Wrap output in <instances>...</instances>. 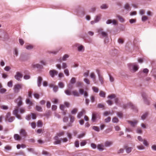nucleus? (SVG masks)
I'll use <instances>...</instances> for the list:
<instances>
[{
    "instance_id": "864d4df0",
    "label": "nucleus",
    "mask_w": 156,
    "mask_h": 156,
    "mask_svg": "<svg viewBox=\"0 0 156 156\" xmlns=\"http://www.w3.org/2000/svg\"><path fill=\"white\" fill-rule=\"evenodd\" d=\"M26 48L27 50H31L33 48V46L31 45H27Z\"/></svg>"
},
{
    "instance_id": "49530a36",
    "label": "nucleus",
    "mask_w": 156,
    "mask_h": 156,
    "mask_svg": "<svg viewBox=\"0 0 156 156\" xmlns=\"http://www.w3.org/2000/svg\"><path fill=\"white\" fill-rule=\"evenodd\" d=\"M15 118L14 117L11 116L10 118L8 119V121L9 122H11L13 121Z\"/></svg>"
},
{
    "instance_id": "680f3d73",
    "label": "nucleus",
    "mask_w": 156,
    "mask_h": 156,
    "mask_svg": "<svg viewBox=\"0 0 156 156\" xmlns=\"http://www.w3.org/2000/svg\"><path fill=\"white\" fill-rule=\"evenodd\" d=\"M73 84L69 83L67 86L69 90H71L73 88Z\"/></svg>"
},
{
    "instance_id": "f8f14e48",
    "label": "nucleus",
    "mask_w": 156,
    "mask_h": 156,
    "mask_svg": "<svg viewBox=\"0 0 156 156\" xmlns=\"http://www.w3.org/2000/svg\"><path fill=\"white\" fill-rule=\"evenodd\" d=\"M111 23H112L114 25H117V22L115 20H108L106 22V23L107 24H110Z\"/></svg>"
},
{
    "instance_id": "052dcab7",
    "label": "nucleus",
    "mask_w": 156,
    "mask_h": 156,
    "mask_svg": "<svg viewBox=\"0 0 156 156\" xmlns=\"http://www.w3.org/2000/svg\"><path fill=\"white\" fill-rule=\"evenodd\" d=\"M136 22L135 19H131L129 20V22L131 24H133L135 23Z\"/></svg>"
},
{
    "instance_id": "e2e57ef3",
    "label": "nucleus",
    "mask_w": 156,
    "mask_h": 156,
    "mask_svg": "<svg viewBox=\"0 0 156 156\" xmlns=\"http://www.w3.org/2000/svg\"><path fill=\"white\" fill-rule=\"evenodd\" d=\"M6 91V90L5 88H2L0 89V93L4 94Z\"/></svg>"
},
{
    "instance_id": "4468645a",
    "label": "nucleus",
    "mask_w": 156,
    "mask_h": 156,
    "mask_svg": "<svg viewBox=\"0 0 156 156\" xmlns=\"http://www.w3.org/2000/svg\"><path fill=\"white\" fill-rule=\"evenodd\" d=\"M148 115V113L147 112L144 113L141 116V119L144 121L145 120Z\"/></svg>"
},
{
    "instance_id": "603ef678",
    "label": "nucleus",
    "mask_w": 156,
    "mask_h": 156,
    "mask_svg": "<svg viewBox=\"0 0 156 156\" xmlns=\"http://www.w3.org/2000/svg\"><path fill=\"white\" fill-rule=\"evenodd\" d=\"M11 149V147L8 145H7L5 147V150L7 151L10 150Z\"/></svg>"
},
{
    "instance_id": "c9c22d12",
    "label": "nucleus",
    "mask_w": 156,
    "mask_h": 156,
    "mask_svg": "<svg viewBox=\"0 0 156 156\" xmlns=\"http://www.w3.org/2000/svg\"><path fill=\"white\" fill-rule=\"evenodd\" d=\"M37 126L39 127H41L42 126V123L41 120H38L37 122Z\"/></svg>"
},
{
    "instance_id": "3c124183",
    "label": "nucleus",
    "mask_w": 156,
    "mask_h": 156,
    "mask_svg": "<svg viewBox=\"0 0 156 156\" xmlns=\"http://www.w3.org/2000/svg\"><path fill=\"white\" fill-rule=\"evenodd\" d=\"M69 57V56L67 54L65 55L62 58V60L63 61H65L66 59Z\"/></svg>"
},
{
    "instance_id": "a19ab883",
    "label": "nucleus",
    "mask_w": 156,
    "mask_h": 156,
    "mask_svg": "<svg viewBox=\"0 0 156 156\" xmlns=\"http://www.w3.org/2000/svg\"><path fill=\"white\" fill-rule=\"evenodd\" d=\"M143 141V144L146 147H148L149 145V144L147 141L145 139Z\"/></svg>"
},
{
    "instance_id": "39448f33",
    "label": "nucleus",
    "mask_w": 156,
    "mask_h": 156,
    "mask_svg": "<svg viewBox=\"0 0 156 156\" xmlns=\"http://www.w3.org/2000/svg\"><path fill=\"white\" fill-rule=\"evenodd\" d=\"M23 85L21 83H18L14 85L13 88V90L14 93L17 94L20 91V89H21Z\"/></svg>"
},
{
    "instance_id": "338daca9",
    "label": "nucleus",
    "mask_w": 156,
    "mask_h": 156,
    "mask_svg": "<svg viewBox=\"0 0 156 156\" xmlns=\"http://www.w3.org/2000/svg\"><path fill=\"white\" fill-rule=\"evenodd\" d=\"M84 81L87 84L89 85L90 84V81L87 78H85L84 79Z\"/></svg>"
},
{
    "instance_id": "9d476101",
    "label": "nucleus",
    "mask_w": 156,
    "mask_h": 156,
    "mask_svg": "<svg viewBox=\"0 0 156 156\" xmlns=\"http://www.w3.org/2000/svg\"><path fill=\"white\" fill-rule=\"evenodd\" d=\"M76 46L77 47V50L79 51L83 52L84 50V47L79 44H75Z\"/></svg>"
},
{
    "instance_id": "c756f323",
    "label": "nucleus",
    "mask_w": 156,
    "mask_h": 156,
    "mask_svg": "<svg viewBox=\"0 0 156 156\" xmlns=\"http://www.w3.org/2000/svg\"><path fill=\"white\" fill-rule=\"evenodd\" d=\"M14 138L16 140H18L20 138L19 135L18 134H15L14 136Z\"/></svg>"
},
{
    "instance_id": "37998d69",
    "label": "nucleus",
    "mask_w": 156,
    "mask_h": 156,
    "mask_svg": "<svg viewBox=\"0 0 156 156\" xmlns=\"http://www.w3.org/2000/svg\"><path fill=\"white\" fill-rule=\"evenodd\" d=\"M36 110L38 112H42V111L41 108L38 106H36Z\"/></svg>"
},
{
    "instance_id": "f704fd0d",
    "label": "nucleus",
    "mask_w": 156,
    "mask_h": 156,
    "mask_svg": "<svg viewBox=\"0 0 156 156\" xmlns=\"http://www.w3.org/2000/svg\"><path fill=\"white\" fill-rule=\"evenodd\" d=\"M65 93L66 95L68 96H70L71 94L70 91L69 89L65 90Z\"/></svg>"
},
{
    "instance_id": "2eb2a0df",
    "label": "nucleus",
    "mask_w": 156,
    "mask_h": 156,
    "mask_svg": "<svg viewBox=\"0 0 156 156\" xmlns=\"http://www.w3.org/2000/svg\"><path fill=\"white\" fill-rule=\"evenodd\" d=\"M31 66L34 68H37L39 69H42L43 66L42 65L38 64H33L31 65Z\"/></svg>"
},
{
    "instance_id": "412c9836",
    "label": "nucleus",
    "mask_w": 156,
    "mask_h": 156,
    "mask_svg": "<svg viewBox=\"0 0 156 156\" xmlns=\"http://www.w3.org/2000/svg\"><path fill=\"white\" fill-rule=\"evenodd\" d=\"M85 112V111L84 110H83L79 112L77 115V117L80 119L84 113Z\"/></svg>"
},
{
    "instance_id": "4d7b16f0",
    "label": "nucleus",
    "mask_w": 156,
    "mask_h": 156,
    "mask_svg": "<svg viewBox=\"0 0 156 156\" xmlns=\"http://www.w3.org/2000/svg\"><path fill=\"white\" fill-rule=\"evenodd\" d=\"M18 51L16 48H15L14 50V54L16 55V56H17L18 55Z\"/></svg>"
},
{
    "instance_id": "cd10ccee",
    "label": "nucleus",
    "mask_w": 156,
    "mask_h": 156,
    "mask_svg": "<svg viewBox=\"0 0 156 156\" xmlns=\"http://www.w3.org/2000/svg\"><path fill=\"white\" fill-rule=\"evenodd\" d=\"M112 121L113 123H117L119 122V120L117 118L115 117L112 118Z\"/></svg>"
},
{
    "instance_id": "6e6d98bb",
    "label": "nucleus",
    "mask_w": 156,
    "mask_h": 156,
    "mask_svg": "<svg viewBox=\"0 0 156 156\" xmlns=\"http://www.w3.org/2000/svg\"><path fill=\"white\" fill-rule=\"evenodd\" d=\"M2 77L4 79H6L8 77V75L5 73H4L2 74Z\"/></svg>"
},
{
    "instance_id": "473e14b6",
    "label": "nucleus",
    "mask_w": 156,
    "mask_h": 156,
    "mask_svg": "<svg viewBox=\"0 0 156 156\" xmlns=\"http://www.w3.org/2000/svg\"><path fill=\"white\" fill-rule=\"evenodd\" d=\"M76 79L75 77H73L70 80V83L73 84L76 83Z\"/></svg>"
},
{
    "instance_id": "774afa93",
    "label": "nucleus",
    "mask_w": 156,
    "mask_h": 156,
    "mask_svg": "<svg viewBox=\"0 0 156 156\" xmlns=\"http://www.w3.org/2000/svg\"><path fill=\"white\" fill-rule=\"evenodd\" d=\"M124 151V149L123 148H121L118 151V154L123 153Z\"/></svg>"
},
{
    "instance_id": "6ab92c4d",
    "label": "nucleus",
    "mask_w": 156,
    "mask_h": 156,
    "mask_svg": "<svg viewBox=\"0 0 156 156\" xmlns=\"http://www.w3.org/2000/svg\"><path fill=\"white\" fill-rule=\"evenodd\" d=\"M124 9L127 11H129L131 10V8L129 5L128 4L126 3L124 6Z\"/></svg>"
},
{
    "instance_id": "a878e982",
    "label": "nucleus",
    "mask_w": 156,
    "mask_h": 156,
    "mask_svg": "<svg viewBox=\"0 0 156 156\" xmlns=\"http://www.w3.org/2000/svg\"><path fill=\"white\" fill-rule=\"evenodd\" d=\"M99 95L101 97L105 98V97L106 93L104 92L101 91L100 92Z\"/></svg>"
},
{
    "instance_id": "13d9d810",
    "label": "nucleus",
    "mask_w": 156,
    "mask_h": 156,
    "mask_svg": "<svg viewBox=\"0 0 156 156\" xmlns=\"http://www.w3.org/2000/svg\"><path fill=\"white\" fill-rule=\"evenodd\" d=\"M136 132L138 133H142V130L140 128H138L136 130Z\"/></svg>"
},
{
    "instance_id": "bf43d9fd",
    "label": "nucleus",
    "mask_w": 156,
    "mask_h": 156,
    "mask_svg": "<svg viewBox=\"0 0 156 156\" xmlns=\"http://www.w3.org/2000/svg\"><path fill=\"white\" fill-rule=\"evenodd\" d=\"M115 103L116 105H118L119 106V105H121L119 104V100L118 98H116L115 100Z\"/></svg>"
},
{
    "instance_id": "f3484780",
    "label": "nucleus",
    "mask_w": 156,
    "mask_h": 156,
    "mask_svg": "<svg viewBox=\"0 0 156 156\" xmlns=\"http://www.w3.org/2000/svg\"><path fill=\"white\" fill-rule=\"evenodd\" d=\"M113 144V142L112 141H107L104 143V146L106 147H109Z\"/></svg>"
},
{
    "instance_id": "b1692460",
    "label": "nucleus",
    "mask_w": 156,
    "mask_h": 156,
    "mask_svg": "<svg viewBox=\"0 0 156 156\" xmlns=\"http://www.w3.org/2000/svg\"><path fill=\"white\" fill-rule=\"evenodd\" d=\"M50 87H52L53 89V91L55 92H56L58 90V87L57 86H54L53 84H51L50 85Z\"/></svg>"
},
{
    "instance_id": "aec40b11",
    "label": "nucleus",
    "mask_w": 156,
    "mask_h": 156,
    "mask_svg": "<svg viewBox=\"0 0 156 156\" xmlns=\"http://www.w3.org/2000/svg\"><path fill=\"white\" fill-rule=\"evenodd\" d=\"M42 80V77L41 76L38 77L37 81V86L38 87H40L41 86V83Z\"/></svg>"
},
{
    "instance_id": "1a4fd4ad",
    "label": "nucleus",
    "mask_w": 156,
    "mask_h": 156,
    "mask_svg": "<svg viewBox=\"0 0 156 156\" xmlns=\"http://www.w3.org/2000/svg\"><path fill=\"white\" fill-rule=\"evenodd\" d=\"M22 75L20 72H17L14 76L15 78L18 81H21V79L22 77Z\"/></svg>"
},
{
    "instance_id": "f03ea898",
    "label": "nucleus",
    "mask_w": 156,
    "mask_h": 156,
    "mask_svg": "<svg viewBox=\"0 0 156 156\" xmlns=\"http://www.w3.org/2000/svg\"><path fill=\"white\" fill-rule=\"evenodd\" d=\"M97 32L98 35L100 36L101 38H105L104 42L105 44L107 43L108 42L109 39L108 37V34L107 32L105 31L103 29L100 28L97 29Z\"/></svg>"
},
{
    "instance_id": "7ed1b4c3",
    "label": "nucleus",
    "mask_w": 156,
    "mask_h": 156,
    "mask_svg": "<svg viewBox=\"0 0 156 156\" xmlns=\"http://www.w3.org/2000/svg\"><path fill=\"white\" fill-rule=\"evenodd\" d=\"M119 106L122 108L124 109H126L128 108H131L134 111L136 112L137 111L136 107L131 102L126 104H124L122 106L121 105H119Z\"/></svg>"
},
{
    "instance_id": "79ce46f5",
    "label": "nucleus",
    "mask_w": 156,
    "mask_h": 156,
    "mask_svg": "<svg viewBox=\"0 0 156 156\" xmlns=\"http://www.w3.org/2000/svg\"><path fill=\"white\" fill-rule=\"evenodd\" d=\"M64 73L67 76H69V70L68 69H66L64 70Z\"/></svg>"
},
{
    "instance_id": "09e8293b",
    "label": "nucleus",
    "mask_w": 156,
    "mask_h": 156,
    "mask_svg": "<svg viewBox=\"0 0 156 156\" xmlns=\"http://www.w3.org/2000/svg\"><path fill=\"white\" fill-rule=\"evenodd\" d=\"M11 69V68L10 67L6 66L4 68V70L7 72L9 71Z\"/></svg>"
},
{
    "instance_id": "20e7f679",
    "label": "nucleus",
    "mask_w": 156,
    "mask_h": 156,
    "mask_svg": "<svg viewBox=\"0 0 156 156\" xmlns=\"http://www.w3.org/2000/svg\"><path fill=\"white\" fill-rule=\"evenodd\" d=\"M129 69L130 70H133L134 72L137 71L139 69V66L135 63H129L128 65Z\"/></svg>"
},
{
    "instance_id": "a211bd4d",
    "label": "nucleus",
    "mask_w": 156,
    "mask_h": 156,
    "mask_svg": "<svg viewBox=\"0 0 156 156\" xmlns=\"http://www.w3.org/2000/svg\"><path fill=\"white\" fill-rule=\"evenodd\" d=\"M116 115L120 119H122L123 116V113L122 112H116Z\"/></svg>"
},
{
    "instance_id": "de8ad7c7",
    "label": "nucleus",
    "mask_w": 156,
    "mask_h": 156,
    "mask_svg": "<svg viewBox=\"0 0 156 156\" xmlns=\"http://www.w3.org/2000/svg\"><path fill=\"white\" fill-rule=\"evenodd\" d=\"M115 94H112L110 95H109L108 96V98L110 99H112L115 98Z\"/></svg>"
},
{
    "instance_id": "5fc2aeb1",
    "label": "nucleus",
    "mask_w": 156,
    "mask_h": 156,
    "mask_svg": "<svg viewBox=\"0 0 156 156\" xmlns=\"http://www.w3.org/2000/svg\"><path fill=\"white\" fill-rule=\"evenodd\" d=\"M67 67V66L66 63L63 62L62 64V69H65Z\"/></svg>"
},
{
    "instance_id": "393cba45",
    "label": "nucleus",
    "mask_w": 156,
    "mask_h": 156,
    "mask_svg": "<svg viewBox=\"0 0 156 156\" xmlns=\"http://www.w3.org/2000/svg\"><path fill=\"white\" fill-rule=\"evenodd\" d=\"M98 77L99 81L101 83V84H102L104 83V78L103 76L101 75H99Z\"/></svg>"
},
{
    "instance_id": "4be33fe9",
    "label": "nucleus",
    "mask_w": 156,
    "mask_h": 156,
    "mask_svg": "<svg viewBox=\"0 0 156 156\" xmlns=\"http://www.w3.org/2000/svg\"><path fill=\"white\" fill-rule=\"evenodd\" d=\"M69 116L70 118V123H69V124H68L67 125L68 126H71V124L72 123L74 120V118L73 116H71V115H69Z\"/></svg>"
},
{
    "instance_id": "dca6fc26",
    "label": "nucleus",
    "mask_w": 156,
    "mask_h": 156,
    "mask_svg": "<svg viewBox=\"0 0 156 156\" xmlns=\"http://www.w3.org/2000/svg\"><path fill=\"white\" fill-rule=\"evenodd\" d=\"M20 133L22 136L26 137L27 136V133L24 129H21L20 131Z\"/></svg>"
},
{
    "instance_id": "0e129e2a",
    "label": "nucleus",
    "mask_w": 156,
    "mask_h": 156,
    "mask_svg": "<svg viewBox=\"0 0 156 156\" xmlns=\"http://www.w3.org/2000/svg\"><path fill=\"white\" fill-rule=\"evenodd\" d=\"M64 131L60 132L57 134L58 136L59 137H60L62 136H63L64 135Z\"/></svg>"
},
{
    "instance_id": "ea45409f",
    "label": "nucleus",
    "mask_w": 156,
    "mask_h": 156,
    "mask_svg": "<svg viewBox=\"0 0 156 156\" xmlns=\"http://www.w3.org/2000/svg\"><path fill=\"white\" fill-rule=\"evenodd\" d=\"M7 86L9 87H12V80L8 82Z\"/></svg>"
},
{
    "instance_id": "58836bf2",
    "label": "nucleus",
    "mask_w": 156,
    "mask_h": 156,
    "mask_svg": "<svg viewBox=\"0 0 156 156\" xmlns=\"http://www.w3.org/2000/svg\"><path fill=\"white\" fill-rule=\"evenodd\" d=\"M90 77L94 80L95 79V76L94 73L92 72L91 73L90 75Z\"/></svg>"
},
{
    "instance_id": "c03bdc74",
    "label": "nucleus",
    "mask_w": 156,
    "mask_h": 156,
    "mask_svg": "<svg viewBox=\"0 0 156 156\" xmlns=\"http://www.w3.org/2000/svg\"><path fill=\"white\" fill-rule=\"evenodd\" d=\"M92 89L94 92L97 93L98 92V89L97 87H92Z\"/></svg>"
},
{
    "instance_id": "72a5a7b5",
    "label": "nucleus",
    "mask_w": 156,
    "mask_h": 156,
    "mask_svg": "<svg viewBox=\"0 0 156 156\" xmlns=\"http://www.w3.org/2000/svg\"><path fill=\"white\" fill-rule=\"evenodd\" d=\"M100 8L102 9H106L108 8V6L105 4H104L101 5Z\"/></svg>"
},
{
    "instance_id": "8fccbe9b",
    "label": "nucleus",
    "mask_w": 156,
    "mask_h": 156,
    "mask_svg": "<svg viewBox=\"0 0 156 156\" xmlns=\"http://www.w3.org/2000/svg\"><path fill=\"white\" fill-rule=\"evenodd\" d=\"M148 19V17L146 16H142L141 20L143 22H144Z\"/></svg>"
},
{
    "instance_id": "5701e85b",
    "label": "nucleus",
    "mask_w": 156,
    "mask_h": 156,
    "mask_svg": "<svg viewBox=\"0 0 156 156\" xmlns=\"http://www.w3.org/2000/svg\"><path fill=\"white\" fill-rule=\"evenodd\" d=\"M103 147L104 146L101 144H98L97 146L98 149L100 151H102L104 150Z\"/></svg>"
},
{
    "instance_id": "6e6552de",
    "label": "nucleus",
    "mask_w": 156,
    "mask_h": 156,
    "mask_svg": "<svg viewBox=\"0 0 156 156\" xmlns=\"http://www.w3.org/2000/svg\"><path fill=\"white\" fill-rule=\"evenodd\" d=\"M99 116L98 114L96 112H94L92 113L91 118V120L93 122H95L96 119Z\"/></svg>"
},
{
    "instance_id": "e433bc0d",
    "label": "nucleus",
    "mask_w": 156,
    "mask_h": 156,
    "mask_svg": "<svg viewBox=\"0 0 156 156\" xmlns=\"http://www.w3.org/2000/svg\"><path fill=\"white\" fill-rule=\"evenodd\" d=\"M58 85L59 87L61 88H62L64 87V84L62 82H59L58 83Z\"/></svg>"
},
{
    "instance_id": "9b49d317",
    "label": "nucleus",
    "mask_w": 156,
    "mask_h": 156,
    "mask_svg": "<svg viewBox=\"0 0 156 156\" xmlns=\"http://www.w3.org/2000/svg\"><path fill=\"white\" fill-rule=\"evenodd\" d=\"M127 122L132 127H133L135 126L138 122V121L136 120H134L133 121L128 120Z\"/></svg>"
},
{
    "instance_id": "7c9ffc66",
    "label": "nucleus",
    "mask_w": 156,
    "mask_h": 156,
    "mask_svg": "<svg viewBox=\"0 0 156 156\" xmlns=\"http://www.w3.org/2000/svg\"><path fill=\"white\" fill-rule=\"evenodd\" d=\"M72 93L75 96L79 97V93L76 90L73 91H72Z\"/></svg>"
},
{
    "instance_id": "4c0bfd02",
    "label": "nucleus",
    "mask_w": 156,
    "mask_h": 156,
    "mask_svg": "<svg viewBox=\"0 0 156 156\" xmlns=\"http://www.w3.org/2000/svg\"><path fill=\"white\" fill-rule=\"evenodd\" d=\"M11 117L10 113V112L7 113L5 116L6 120L8 121V119H9Z\"/></svg>"
},
{
    "instance_id": "ddd939ff",
    "label": "nucleus",
    "mask_w": 156,
    "mask_h": 156,
    "mask_svg": "<svg viewBox=\"0 0 156 156\" xmlns=\"http://www.w3.org/2000/svg\"><path fill=\"white\" fill-rule=\"evenodd\" d=\"M124 148L126 149V152L127 154L130 153L133 149V148L130 147H128L127 145H125Z\"/></svg>"
},
{
    "instance_id": "69168bd1",
    "label": "nucleus",
    "mask_w": 156,
    "mask_h": 156,
    "mask_svg": "<svg viewBox=\"0 0 156 156\" xmlns=\"http://www.w3.org/2000/svg\"><path fill=\"white\" fill-rule=\"evenodd\" d=\"M30 124L31 126V127L35 129L36 127V123L35 122H32V123H30Z\"/></svg>"
},
{
    "instance_id": "bb28decb",
    "label": "nucleus",
    "mask_w": 156,
    "mask_h": 156,
    "mask_svg": "<svg viewBox=\"0 0 156 156\" xmlns=\"http://www.w3.org/2000/svg\"><path fill=\"white\" fill-rule=\"evenodd\" d=\"M101 19V15H98L97 16H96L95 17V18L94 19V20L95 21V22H96V23L98 22L100 19Z\"/></svg>"
},
{
    "instance_id": "423d86ee",
    "label": "nucleus",
    "mask_w": 156,
    "mask_h": 156,
    "mask_svg": "<svg viewBox=\"0 0 156 156\" xmlns=\"http://www.w3.org/2000/svg\"><path fill=\"white\" fill-rule=\"evenodd\" d=\"M141 95L145 104L147 105H149L150 101L147 98V95L146 93L144 92H142Z\"/></svg>"
},
{
    "instance_id": "a18cd8bd",
    "label": "nucleus",
    "mask_w": 156,
    "mask_h": 156,
    "mask_svg": "<svg viewBox=\"0 0 156 156\" xmlns=\"http://www.w3.org/2000/svg\"><path fill=\"white\" fill-rule=\"evenodd\" d=\"M137 147L139 150H144L145 149L143 145L138 146Z\"/></svg>"
},
{
    "instance_id": "f257e3e1",
    "label": "nucleus",
    "mask_w": 156,
    "mask_h": 156,
    "mask_svg": "<svg viewBox=\"0 0 156 156\" xmlns=\"http://www.w3.org/2000/svg\"><path fill=\"white\" fill-rule=\"evenodd\" d=\"M15 102L17 104V106H16L14 110L13 111V114L15 115L18 119H21V116L18 114V112L19 111L20 113L22 114L25 111L23 109L19 108V107L22 105V98L21 96H19L15 101Z\"/></svg>"
},
{
    "instance_id": "0eeeda50",
    "label": "nucleus",
    "mask_w": 156,
    "mask_h": 156,
    "mask_svg": "<svg viewBox=\"0 0 156 156\" xmlns=\"http://www.w3.org/2000/svg\"><path fill=\"white\" fill-rule=\"evenodd\" d=\"M49 74L52 78H54L55 75H57L58 74V72L54 69L51 70L49 71Z\"/></svg>"
},
{
    "instance_id": "c85d7f7f",
    "label": "nucleus",
    "mask_w": 156,
    "mask_h": 156,
    "mask_svg": "<svg viewBox=\"0 0 156 156\" xmlns=\"http://www.w3.org/2000/svg\"><path fill=\"white\" fill-rule=\"evenodd\" d=\"M117 17L120 22L123 23L124 21V19L121 16L119 15H117Z\"/></svg>"
},
{
    "instance_id": "2f4dec72",
    "label": "nucleus",
    "mask_w": 156,
    "mask_h": 156,
    "mask_svg": "<svg viewBox=\"0 0 156 156\" xmlns=\"http://www.w3.org/2000/svg\"><path fill=\"white\" fill-rule=\"evenodd\" d=\"M92 129L94 131L99 132L100 131V129L97 126H94L92 127Z\"/></svg>"
}]
</instances>
